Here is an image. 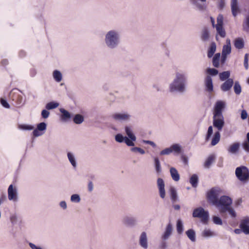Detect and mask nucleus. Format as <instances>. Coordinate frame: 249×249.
<instances>
[{"label": "nucleus", "mask_w": 249, "mask_h": 249, "mask_svg": "<svg viewBox=\"0 0 249 249\" xmlns=\"http://www.w3.org/2000/svg\"><path fill=\"white\" fill-rule=\"evenodd\" d=\"M188 75L185 72H177L173 80L169 86L171 93H184L187 89Z\"/></svg>", "instance_id": "nucleus-1"}, {"label": "nucleus", "mask_w": 249, "mask_h": 249, "mask_svg": "<svg viewBox=\"0 0 249 249\" xmlns=\"http://www.w3.org/2000/svg\"><path fill=\"white\" fill-rule=\"evenodd\" d=\"M122 36L117 29H110L104 34V43L105 47L110 50L117 49L121 43Z\"/></svg>", "instance_id": "nucleus-2"}, {"label": "nucleus", "mask_w": 249, "mask_h": 249, "mask_svg": "<svg viewBox=\"0 0 249 249\" xmlns=\"http://www.w3.org/2000/svg\"><path fill=\"white\" fill-rule=\"evenodd\" d=\"M9 98L12 101L13 105L17 107H22L26 102L25 96L20 90L17 89L11 91Z\"/></svg>", "instance_id": "nucleus-3"}, {"label": "nucleus", "mask_w": 249, "mask_h": 249, "mask_svg": "<svg viewBox=\"0 0 249 249\" xmlns=\"http://www.w3.org/2000/svg\"><path fill=\"white\" fill-rule=\"evenodd\" d=\"M193 216L200 218L203 223L206 224L209 219V212L205 211L202 207H198L194 209Z\"/></svg>", "instance_id": "nucleus-4"}, {"label": "nucleus", "mask_w": 249, "mask_h": 249, "mask_svg": "<svg viewBox=\"0 0 249 249\" xmlns=\"http://www.w3.org/2000/svg\"><path fill=\"white\" fill-rule=\"evenodd\" d=\"M235 175L240 181H246L249 179V170L245 166L238 167L235 169Z\"/></svg>", "instance_id": "nucleus-5"}, {"label": "nucleus", "mask_w": 249, "mask_h": 249, "mask_svg": "<svg viewBox=\"0 0 249 249\" xmlns=\"http://www.w3.org/2000/svg\"><path fill=\"white\" fill-rule=\"evenodd\" d=\"M232 204V199L231 197L226 196H221L216 204L215 205L219 211V212L223 209L228 208Z\"/></svg>", "instance_id": "nucleus-6"}, {"label": "nucleus", "mask_w": 249, "mask_h": 249, "mask_svg": "<svg viewBox=\"0 0 249 249\" xmlns=\"http://www.w3.org/2000/svg\"><path fill=\"white\" fill-rule=\"evenodd\" d=\"M223 16L222 14H219L217 17V23L215 25V29L217 34L221 37L224 38L226 36V32L223 28Z\"/></svg>", "instance_id": "nucleus-7"}, {"label": "nucleus", "mask_w": 249, "mask_h": 249, "mask_svg": "<svg viewBox=\"0 0 249 249\" xmlns=\"http://www.w3.org/2000/svg\"><path fill=\"white\" fill-rule=\"evenodd\" d=\"M219 189L213 188L207 193V198L209 201L213 205H215L219 200Z\"/></svg>", "instance_id": "nucleus-8"}, {"label": "nucleus", "mask_w": 249, "mask_h": 249, "mask_svg": "<svg viewBox=\"0 0 249 249\" xmlns=\"http://www.w3.org/2000/svg\"><path fill=\"white\" fill-rule=\"evenodd\" d=\"M181 146L179 144H174L170 147L166 148L164 149L161 150L160 154V155H168L171 153H174L175 154H178L181 152Z\"/></svg>", "instance_id": "nucleus-9"}, {"label": "nucleus", "mask_w": 249, "mask_h": 249, "mask_svg": "<svg viewBox=\"0 0 249 249\" xmlns=\"http://www.w3.org/2000/svg\"><path fill=\"white\" fill-rule=\"evenodd\" d=\"M131 115L126 112L115 113L111 115V118L116 121L128 122L131 118Z\"/></svg>", "instance_id": "nucleus-10"}, {"label": "nucleus", "mask_w": 249, "mask_h": 249, "mask_svg": "<svg viewBox=\"0 0 249 249\" xmlns=\"http://www.w3.org/2000/svg\"><path fill=\"white\" fill-rule=\"evenodd\" d=\"M8 198L10 201L16 202L18 200V192L17 187L10 184L7 190Z\"/></svg>", "instance_id": "nucleus-11"}, {"label": "nucleus", "mask_w": 249, "mask_h": 249, "mask_svg": "<svg viewBox=\"0 0 249 249\" xmlns=\"http://www.w3.org/2000/svg\"><path fill=\"white\" fill-rule=\"evenodd\" d=\"M224 118L223 115L213 116V126L216 128L218 131L222 129L224 125Z\"/></svg>", "instance_id": "nucleus-12"}, {"label": "nucleus", "mask_w": 249, "mask_h": 249, "mask_svg": "<svg viewBox=\"0 0 249 249\" xmlns=\"http://www.w3.org/2000/svg\"><path fill=\"white\" fill-rule=\"evenodd\" d=\"M157 187L159 189L160 197L164 199L165 197V182L163 179L159 178L157 180Z\"/></svg>", "instance_id": "nucleus-13"}, {"label": "nucleus", "mask_w": 249, "mask_h": 249, "mask_svg": "<svg viewBox=\"0 0 249 249\" xmlns=\"http://www.w3.org/2000/svg\"><path fill=\"white\" fill-rule=\"evenodd\" d=\"M137 219L135 217L130 215H125L122 219L124 225L128 227H134L137 224Z\"/></svg>", "instance_id": "nucleus-14"}, {"label": "nucleus", "mask_w": 249, "mask_h": 249, "mask_svg": "<svg viewBox=\"0 0 249 249\" xmlns=\"http://www.w3.org/2000/svg\"><path fill=\"white\" fill-rule=\"evenodd\" d=\"M239 227L242 229L243 232L246 235H249V216L244 217L241 220Z\"/></svg>", "instance_id": "nucleus-15"}, {"label": "nucleus", "mask_w": 249, "mask_h": 249, "mask_svg": "<svg viewBox=\"0 0 249 249\" xmlns=\"http://www.w3.org/2000/svg\"><path fill=\"white\" fill-rule=\"evenodd\" d=\"M225 107V103L222 101H217L214 107L213 115H223L222 110Z\"/></svg>", "instance_id": "nucleus-16"}, {"label": "nucleus", "mask_w": 249, "mask_h": 249, "mask_svg": "<svg viewBox=\"0 0 249 249\" xmlns=\"http://www.w3.org/2000/svg\"><path fill=\"white\" fill-rule=\"evenodd\" d=\"M200 39L202 42L208 41L210 38V32L209 29L207 26L202 28L200 35Z\"/></svg>", "instance_id": "nucleus-17"}, {"label": "nucleus", "mask_w": 249, "mask_h": 249, "mask_svg": "<svg viewBox=\"0 0 249 249\" xmlns=\"http://www.w3.org/2000/svg\"><path fill=\"white\" fill-rule=\"evenodd\" d=\"M59 111L61 113L60 115V119L62 122H67L71 120V115L68 111L63 108H60Z\"/></svg>", "instance_id": "nucleus-18"}, {"label": "nucleus", "mask_w": 249, "mask_h": 249, "mask_svg": "<svg viewBox=\"0 0 249 249\" xmlns=\"http://www.w3.org/2000/svg\"><path fill=\"white\" fill-rule=\"evenodd\" d=\"M205 89L207 91L211 93L213 90V80L210 75H207L204 81Z\"/></svg>", "instance_id": "nucleus-19"}, {"label": "nucleus", "mask_w": 249, "mask_h": 249, "mask_svg": "<svg viewBox=\"0 0 249 249\" xmlns=\"http://www.w3.org/2000/svg\"><path fill=\"white\" fill-rule=\"evenodd\" d=\"M233 83L232 79H228L221 85L220 89L224 92L228 91L231 89Z\"/></svg>", "instance_id": "nucleus-20"}, {"label": "nucleus", "mask_w": 249, "mask_h": 249, "mask_svg": "<svg viewBox=\"0 0 249 249\" xmlns=\"http://www.w3.org/2000/svg\"><path fill=\"white\" fill-rule=\"evenodd\" d=\"M231 6L232 15L234 17H236L240 12L237 0H231Z\"/></svg>", "instance_id": "nucleus-21"}, {"label": "nucleus", "mask_w": 249, "mask_h": 249, "mask_svg": "<svg viewBox=\"0 0 249 249\" xmlns=\"http://www.w3.org/2000/svg\"><path fill=\"white\" fill-rule=\"evenodd\" d=\"M139 244L143 249H146L148 248L147 237L146 233L143 231L140 235L139 238Z\"/></svg>", "instance_id": "nucleus-22"}, {"label": "nucleus", "mask_w": 249, "mask_h": 249, "mask_svg": "<svg viewBox=\"0 0 249 249\" xmlns=\"http://www.w3.org/2000/svg\"><path fill=\"white\" fill-rule=\"evenodd\" d=\"M172 225L170 223H169L165 228L164 232L161 235V239L163 241L167 240L170 236L172 234Z\"/></svg>", "instance_id": "nucleus-23"}, {"label": "nucleus", "mask_w": 249, "mask_h": 249, "mask_svg": "<svg viewBox=\"0 0 249 249\" xmlns=\"http://www.w3.org/2000/svg\"><path fill=\"white\" fill-rule=\"evenodd\" d=\"M67 157L73 169H75L77 164L74 154L71 152L69 151L67 152Z\"/></svg>", "instance_id": "nucleus-24"}, {"label": "nucleus", "mask_w": 249, "mask_h": 249, "mask_svg": "<svg viewBox=\"0 0 249 249\" xmlns=\"http://www.w3.org/2000/svg\"><path fill=\"white\" fill-rule=\"evenodd\" d=\"M169 191L172 202L174 203L178 201V197L176 189L174 187H171Z\"/></svg>", "instance_id": "nucleus-25"}, {"label": "nucleus", "mask_w": 249, "mask_h": 249, "mask_svg": "<svg viewBox=\"0 0 249 249\" xmlns=\"http://www.w3.org/2000/svg\"><path fill=\"white\" fill-rule=\"evenodd\" d=\"M170 173L172 178L175 181H178L180 179L179 174L177 170L175 167H171L170 169Z\"/></svg>", "instance_id": "nucleus-26"}, {"label": "nucleus", "mask_w": 249, "mask_h": 249, "mask_svg": "<svg viewBox=\"0 0 249 249\" xmlns=\"http://www.w3.org/2000/svg\"><path fill=\"white\" fill-rule=\"evenodd\" d=\"M201 235L205 238L214 237L217 235L216 232L209 229H205L201 233Z\"/></svg>", "instance_id": "nucleus-27"}, {"label": "nucleus", "mask_w": 249, "mask_h": 249, "mask_svg": "<svg viewBox=\"0 0 249 249\" xmlns=\"http://www.w3.org/2000/svg\"><path fill=\"white\" fill-rule=\"evenodd\" d=\"M226 212H228L229 214L230 215L231 217L233 219L235 218L237 216L236 212L231 207V206L229 207L228 208L223 209L222 211L220 212V213L221 214H223Z\"/></svg>", "instance_id": "nucleus-28"}, {"label": "nucleus", "mask_w": 249, "mask_h": 249, "mask_svg": "<svg viewBox=\"0 0 249 249\" xmlns=\"http://www.w3.org/2000/svg\"><path fill=\"white\" fill-rule=\"evenodd\" d=\"M125 132L126 134L127 135L128 137L132 140V141H136V137L135 135L133 133L132 129L130 126H125Z\"/></svg>", "instance_id": "nucleus-29"}, {"label": "nucleus", "mask_w": 249, "mask_h": 249, "mask_svg": "<svg viewBox=\"0 0 249 249\" xmlns=\"http://www.w3.org/2000/svg\"><path fill=\"white\" fill-rule=\"evenodd\" d=\"M186 235L188 238L193 242H195L196 241V236L195 231L190 229L187 230L185 232Z\"/></svg>", "instance_id": "nucleus-30"}, {"label": "nucleus", "mask_w": 249, "mask_h": 249, "mask_svg": "<svg viewBox=\"0 0 249 249\" xmlns=\"http://www.w3.org/2000/svg\"><path fill=\"white\" fill-rule=\"evenodd\" d=\"M220 139V133L219 131H216L214 133V135L212 138L211 144L212 146L216 145L219 142Z\"/></svg>", "instance_id": "nucleus-31"}, {"label": "nucleus", "mask_w": 249, "mask_h": 249, "mask_svg": "<svg viewBox=\"0 0 249 249\" xmlns=\"http://www.w3.org/2000/svg\"><path fill=\"white\" fill-rule=\"evenodd\" d=\"M53 77L54 80L57 82H60L62 80V74L61 72L57 70L53 71Z\"/></svg>", "instance_id": "nucleus-32"}, {"label": "nucleus", "mask_w": 249, "mask_h": 249, "mask_svg": "<svg viewBox=\"0 0 249 249\" xmlns=\"http://www.w3.org/2000/svg\"><path fill=\"white\" fill-rule=\"evenodd\" d=\"M235 47L238 49H241L244 47V42L243 39L241 38H237L234 41Z\"/></svg>", "instance_id": "nucleus-33"}, {"label": "nucleus", "mask_w": 249, "mask_h": 249, "mask_svg": "<svg viewBox=\"0 0 249 249\" xmlns=\"http://www.w3.org/2000/svg\"><path fill=\"white\" fill-rule=\"evenodd\" d=\"M198 182V177L197 175L193 174L190 178V183L192 187L196 188L197 187Z\"/></svg>", "instance_id": "nucleus-34"}, {"label": "nucleus", "mask_w": 249, "mask_h": 249, "mask_svg": "<svg viewBox=\"0 0 249 249\" xmlns=\"http://www.w3.org/2000/svg\"><path fill=\"white\" fill-rule=\"evenodd\" d=\"M216 44L214 42H212L211 44L207 53V56L209 58H211L213 56L216 51Z\"/></svg>", "instance_id": "nucleus-35"}, {"label": "nucleus", "mask_w": 249, "mask_h": 249, "mask_svg": "<svg viewBox=\"0 0 249 249\" xmlns=\"http://www.w3.org/2000/svg\"><path fill=\"white\" fill-rule=\"evenodd\" d=\"M154 164L155 170L158 175L161 172V168L159 159L156 157L154 158Z\"/></svg>", "instance_id": "nucleus-36"}, {"label": "nucleus", "mask_w": 249, "mask_h": 249, "mask_svg": "<svg viewBox=\"0 0 249 249\" xmlns=\"http://www.w3.org/2000/svg\"><path fill=\"white\" fill-rule=\"evenodd\" d=\"M240 144L238 142L234 143L228 149V151L231 153H235L239 150Z\"/></svg>", "instance_id": "nucleus-37"}, {"label": "nucleus", "mask_w": 249, "mask_h": 249, "mask_svg": "<svg viewBox=\"0 0 249 249\" xmlns=\"http://www.w3.org/2000/svg\"><path fill=\"white\" fill-rule=\"evenodd\" d=\"M84 120V117L79 114H76L73 118V121L76 124H81L83 122Z\"/></svg>", "instance_id": "nucleus-38"}, {"label": "nucleus", "mask_w": 249, "mask_h": 249, "mask_svg": "<svg viewBox=\"0 0 249 249\" xmlns=\"http://www.w3.org/2000/svg\"><path fill=\"white\" fill-rule=\"evenodd\" d=\"M59 104L57 102H50L46 105L45 107L48 110H51L56 108L59 106Z\"/></svg>", "instance_id": "nucleus-39"}, {"label": "nucleus", "mask_w": 249, "mask_h": 249, "mask_svg": "<svg viewBox=\"0 0 249 249\" xmlns=\"http://www.w3.org/2000/svg\"><path fill=\"white\" fill-rule=\"evenodd\" d=\"M219 78L221 81H224L230 79V72L229 71H225L219 73Z\"/></svg>", "instance_id": "nucleus-40"}, {"label": "nucleus", "mask_w": 249, "mask_h": 249, "mask_svg": "<svg viewBox=\"0 0 249 249\" xmlns=\"http://www.w3.org/2000/svg\"><path fill=\"white\" fill-rule=\"evenodd\" d=\"M214 160V157L213 156H209L206 160L204 166L205 168H208L210 167L211 164Z\"/></svg>", "instance_id": "nucleus-41"}, {"label": "nucleus", "mask_w": 249, "mask_h": 249, "mask_svg": "<svg viewBox=\"0 0 249 249\" xmlns=\"http://www.w3.org/2000/svg\"><path fill=\"white\" fill-rule=\"evenodd\" d=\"M177 231L178 234H181L183 231V223L180 220H178L177 221Z\"/></svg>", "instance_id": "nucleus-42"}, {"label": "nucleus", "mask_w": 249, "mask_h": 249, "mask_svg": "<svg viewBox=\"0 0 249 249\" xmlns=\"http://www.w3.org/2000/svg\"><path fill=\"white\" fill-rule=\"evenodd\" d=\"M233 89L234 91L236 94L239 95L240 94L241 92V87L238 82L236 81L235 82Z\"/></svg>", "instance_id": "nucleus-43"}, {"label": "nucleus", "mask_w": 249, "mask_h": 249, "mask_svg": "<svg viewBox=\"0 0 249 249\" xmlns=\"http://www.w3.org/2000/svg\"><path fill=\"white\" fill-rule=\"evenodd\" d=\"M231 53V47L228 46H223L222 54L224 55H227Z\"/></svg>", "instance_id": "nucleus-44"}, {"label": "nucleus", "mask_w": 249, "mask_h": 249, "mask_svg": "<svg viewBox=\"0 0 249 249\" xmlns=\"http://www.w3.org/2000/svg\"><path fill=\"white\" fill-rule=\"evenodd\" d=\"M206 72L211 76H215L218 73V71L213 68H208L206 70Z\"/></svg>", "instance_id": "nucleus-45"}, {"label": "nucleus", "mask_w": 249, "mask_h": 249, "mask_svg": "<svg viewBox=\"0 0 249 249\" xmlns=\"http://www.w3.org/2000/svg\"><path fill=\"white\" fill-rule=\"evenodd\" d=\"M80 197L78 194H73L71 196V201L74 203H78L80 201Z\"/></svg>", "instance_id": "nucleus-46"}, {"label": "nucleus", "mask_w": 249, "mask_h": 249, "mask_svg": "<svg viewBox=\"0 0 249 249\" xmlns=\"http://www.w3.org/2000/svg\"><path fill=\"white\" fill-rule=\"evenodd\" d=\"M130 150L131 152H135V153L138 152L142 155H143L145 153V151L143 149H142L141 148L137 147H132L130 149Z\"/></svg>", "instance_id": "nucleus-47"}, {"label": "nucleus", "mask_w": 249, "mask_h": 249, "mask_svg": "<svg viewBox=\"0 0 249 249\" xmlns=\"http://www.w3.org/2000/svg\"><path fill=\"white\" fill-rule=\"evenodd\" d=\"M34 127L31 125L21 124L19 125V128L24 130H31L34 129Z\"/></svg>", "instance_id": "nucleus-48"}, {"label": "nucleus", "mask_w": 249, "mask_h": 249, "mask_svg": "<svg viewBox=\"0 0 249 249\" xmlns=\"http://www.w3.org/2000/svg\"><path fill=\"white\" fill-rule=\"evenodd\" d=\"M213 133V129L212 126H210L208 127L207 133L206 136L205 140L206 141H208L210 138H211L212 135Z\"/></svg>", "instance_id": "nucleus-49"}, {"label": "nucleus", "mask_w": 249, "mask_h": 249, "mask_svg": "<svg viewBox=\"0 0 249 249\" xmlns=\"http://www.w3.org/2000/svg\"><path fill=\"white\" fill-rule=\"evenodd\" d=\"M46 128L47 124L44 122H41L37 125V128L40 131H44Z\"/></svg>", "instance_id": "nucleus-50"}, {"label": "nucleus", "mask_w": 249, "mask_h": 249, "mask_svg": "<svg viewBox=\"0 0 249 249\" xmlns=\"http://www.w3.org/2000/svg\"><path fill=\"white\" fill-rule=\"evenodd\" d=\"M125 138V137H124L122 134H118L115 136V139L116 142L121 143L124 142Z\"/></svg>", "instance_id": "nucleus-51"}, {"label": "nucleus", "mask_w": 249, "mask_h": 249, "mask_svg": "<svg viewBox=\"0 0 249 249\" xmlns=\"http://www.w3.org/2000/svg\"><path fill=\"white\" fill-rule=\"evenodd\" d=\"M243 26L245 31H248L249 29V16L247 17L246 20L244 21Z\"/></svg>", "instance_id": "nucleus-52"}, {"label": "nucleus", "mask_w": 249, "mask_h": 249, "mask_svg": "<svg viewBox=\"0 0 249 249\" xmlns=\"http://www.w3.org/2000/svg\"><path fill=\"white\" fill-rule=\"evenodd\" d=\"M135 141H132L130 139H129L128 137H125V138L124 139V142L126 143V144L127 146H132L134 145V143L133 142H135Z\"/></svg>", "instance_id": "nucleus-53"}, {"label": "nucleus", "mask_w": 249, "mask_h": 249, "mask_svg": "<svg viewBox=\"0 0 249 249\" xmlns=\"http://www.w3.org/2000/svg\"><path fill=\"white\" fill-rule=\"evenodd\" d=\"M213 222L214 224L219 225H221L222 224V221L219 217L214 216L213 217Z\"/></svg>", "instance_id": "nucleus-54"}, {"label": "nucleus", "mask_w": 249, "mask_h": 249, "mask_svg": "<svg viewBox=\"0 0 249 249\" xmlns=\"http://www.w3.org/2000/svg\"><path fill=\"white\" fill-rule=\"evenodd\" d=\"M0 103L2 105V106L6 108H9L10 107L9 103L6 100L2 98L0 99Z\"/></svg>", "instance_id": "nucleus-55"}, {"label": "nucleus", "mask_w": 249, "mask_h": 249, "mask_svg": "<svg viewBox=\"0 0 249 249\" xmlns=\"http://www.w3.org/2000/svg\"><path fill=\"white\" fill-rule=\"evenodd\" d=\"M50 112L46 109H43L41 111V116L44 119H47L49 117Z\"/></svg>", "instance_id": "nucleus-56"}, {"label": "nucleus", "mask_w": 249, "mask_h": 249, "mask_svg": "<svg viewBox=\"0 0 249 249\" xmlns=\"http://www.w3.org/2000/svg\"><path fill=\"white\" fill-rule=\"evenodd\" d=\"M243 149L247 152H249V142L245 141L242 143Z\"/></svg>", "instance_id": "nucleus-57"}, {"label": "nucleus", "mask_w": 249, "mask_h": 249, "mask_svg": "<svg viewBox=\"0 0 249 249\" xmlns=\"http://www.w3.org/2000/svg\"><path fill=\"white\" fill-rule=\"evenodd\" d=\"M225 6V0H219L218 3V7L220 10H222Z\"/></svg>", "instance_id": "nucleus-58"}, {"label": "nucleus", "mask_w": 249, "mask_h": 249, "mask_svg": "<svg viewBox=\"0 0 249 249\" xmlns=\"http://www.w3.org/2000/svg\"><path fill=\"white\" fill-rule=\"evenodd\" d=\"M248 56L249 54L246 53L244 57V65L246 69H248L249 65H248Z\"/></svg>", "instance_id": "nucleus-59"}, {"label": "nucleus", "mask_w": 249, "mask_h": 249, "mask_svg": "<svg viewBox=\"0 0 249 249\" xmlns=\"http://www.w3.org/2000/svg\"><path fill=\"white\" fill-rule=\"evenodd\" d=\"M248 117V113L246 110H242L241 113V118L242 120H245Z\"/></svg>", "instance_id": "nucleus-60"}, {"label": "nucleus", "mask_w": 249, "mask_h": 249, "mask_svg": "<svg viewBox=\"0 0 249 249\" xmlns=\"http://www.w3.org/2000/svg\"><path fill=\"white\" fill-rule=\"evenodd\" d=\"M37 128L34 130L33 131V134L35 137H38L43 134L42 133H40Z\"/></svg>", "instance_id": "nucleus-61"}, {"label": "nucleus", "mask_w": 249, "mask_h": 249, "mask_svg": "<svg viewBox=\"0 0 249 249\" xmlns=\"http://www.w3.org/2000/svg\"><path fill=\"white\" fill-rule=\"evenodd\" d=\"M29 246L31 249H43L40 246H37L31 242L29 243Z\"/></svg>", "instance_id": "nucleus-62"}, {"label": "nucleus", "mask_w": 249, "mask_h": 249, "mask_svg": "<svg viewBox=\"0 0 249 249\" xmlns=\"http://www.w3.org/2000/svg\"><path fill=\"white\" fill-rule=\"evenodd\" d=\"M219 60H217V58H213V66L214 67H216V68H218L219 67Z\"/></svg>", "instance_id": "nucleus-63"}, {"label": "nucleus", "mask_w": 249, "mask_h": 249, "mask_svg": "<svg viewBox=\"0 0 249 249\" xmlns=\"http://www.w3.org/2000/svg\"><path fill=\"white\" fill-rule=\"evenodd\" d=\"M196 7L198 10L201 11H204L206 9V7L199 2L196 6Z\"/></svg>", "instance_id": "nucleus-64"}]
</instances>
